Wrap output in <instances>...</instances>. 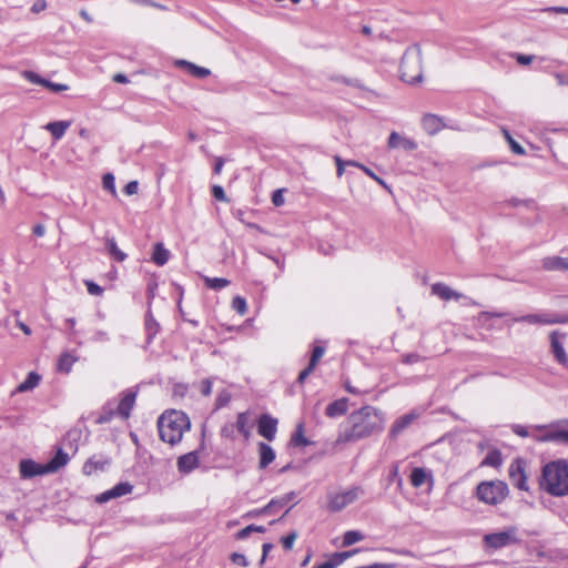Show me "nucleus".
<instances>
[{
    "instance_id": "2eb2a0df",
    "label": "nucleus",
    "mask_w": 568,
    "mask_h": 568,
    "mask_svg": "<svg viewBox=\"0 0 568 568\" xmlns=\"http://www.w3.org/2000/svg\"><path fill=\"white\" fill-rule=\"evenodd\" d=\"M20 476L23 479L32 478L39 475L48 474L45 465L36 463L32 459H23L20 462Z\"/></svg>"
},
{
    "instance_id": "423d86ee",
    "label": "nucleus",
    "mask_w": 568,
    "mask_h": 568,
    "mask_svg": "<svg viewBox=\"0 0 568 568\" xmlns=\"http://www.w3.org/2000/svg\"><path fill=\"white\" fill-rule=\"evenodd\" d=\"M363 495L364 490L362 487L358 486L352 487L346 491L335 494L329 498L328 509L331 511H341L342 509L357 500Z\"/></svg>"
},
{
    "instance_id": "473e14b6",
    "label": "nucleus",
    "mask_w": 568,
    "mask_h": 568,
    "mask_svg": "<svg viewBox=\"0 0 568 568\" xmlns=\"http://www.w3.org/2000/svg\"><path fill=\"white\" fill-rule=\"evenodd\" d=\"M40 378L41 377L38 373L30 372L28 374L27 378L24 379V382H22L18 386L17 390L20 393H24V392H29V390L33 389L34 387L38 386Z\"/></svg>"
},
{
    "instance_id": "49530a36",
    "label": "nucleus",
    "mask_w": 568,
    "mask_h": 568,
    "mask_svg": "<svg viewBox=\"0 0 568 568\" xmlns=\"http://www.w3.org/2000/svg\"><path fill=\"white\" fill-rule=\"evenodd\" d=\"M102 184L105 190L110 191L113 195H116L114 176L112 173H106L103 175Z\"/></svg>"
},
{
    "instance_id": "bb28decb",
    "label": "nucleus",
    "mask_w": 568,
    "mask_h": 568,
    "mask_svg": "<svg viewBox=\"0 0 568 568\" xmlns=\"http://www.w3.org/2000/svg\"><path fill=\"white\" fill-rule=\"evenodd\" d=\"M422 123H423L424 130L430 135L436 134L444 128L442 119L434 114L425 115L423 118Z\"/></svg>"
},
{
    "instance_id": "052dcab7",
    "label": "nucleus",
    "mask_w": 568,
    "mask_h": 568,
    "mask_svg": "<svg viewBox=\"0 0 568 568\" xmlns=\"http://www.w3.org/2000/svg\"><path fill=\"white\" fill-rule=\"evenodd\" d=\"M253 529H254L253 525H248L245 528L239 530L236 532V539H245V538H247L252 532H254Z\"/></svg>"
},
{
    "instance_id": "5fc2aeb1",
    "label": "nucleus",
    "mask_w": 568,
    "mask_h": 568,
    "mask_svg": "<svg viewBox=\"0 0 568 568\" xmlns=\"http://www.w3.org/2000/svg\"><path fill=\"white\" fill-rule=\"evenodd\" d=\"M85 285H87V290H88L89 294H91V295L98 296V295H101L103 292L102 287L94 282L87 281Z\"/></svg>"
},
{
    "instance_id": "412c9836",
    "label": "nucleus",
    "mask_w": 568,
    "mask_h": 568,
    "mask_svg": "<svg viewBox=\"0 0 568 568\" xmlns=\"http://www.w3.org/2000/svg\"><path fill=\"white\" fill-rule=\"evenodd\" d=\"M296 497V494L294 491H291L288 494H285L284 496L280 498H273L270 500L267 505H265L263 508L258 509V514H272L276 508L284 507L288 503L293 501Z\"/></svg>"
},
{
    "instance_id": "3c124183",
    "label": "nucleus",
    "mask_w": 568,
    "mask_h": 568,
    "mask_svg": "<svg viewBox=\"0 0 568 568\" xmlns=\"http://www.w3.org/2000/svg\"><path fill=\"white\" fill-rule=\"evenodd\" d=\"M230 559L235 565H239V566H242V567H247L248 566V561H247L246 557L243 554L233 552L231 555Z\"/></svg>"
},
{
    "instance_id": "5701e85b",
    "label": "nucleus",
    "mask_w": 568,
    "mask_h": 568,
    "mask_svg": "<svg viewBox=\"0 0 568 568\" xmlns=\"http://www.w3.org/2000/svg\"><path fill=\"white\" fill-rule=\"evenodd\" d=\"M347 409L348 399L344 397L328 404L325 409V415L329 418H335L345 415L347 413Z\"/></svg>"
},
{
    "instance_id": "c03bdc74",
    "label": "nucleus",
    "mask_w": 568,
    "mask_h": 568,
    "mask_svg": "<svg viewBox=\"0 0 568 568\" xmlns=\"http://www.w3.org/2000/svg\"><path fill=\"white\" fill-rule=\"evenodd\" d=\"M232 307L240 315H244L247 311V304L245 298L241 296H235L232 301Z\"/></svg>"
},
{
    "instance_id": "ddd939ff",
    "label": "nucleus",
    "mask_w": 568,
    "mask_h": 568,
    "mask_svg": "<svg viewBox=\"0 0 568 568\" xmlns=\"http://www.w3.org/2000/svg\"><path fill=\"white\" fill-rule=\"evenodd\" d=\"M276 430L277 419L268 414H263L257 422V433L271 442L275 438Z\"/></svg>"
},
{
    "instance_id": "6e6552de",
    "label": "nucleus",
    "mask_w": 568,
    "mask_h": 568,
    "mask_svg": "<svg viewBox=\"0 0 568 568\" xmlns=\"http://www.w3.org/2000/svg\"><path fill=\"white\" fill-rule=\"evenodd\" d=\"M515 322H524L528 324L538 325L565 324L568 323V316L548 313L528 314L520 317H516Z\"/></svg>"
},
{
    "instance_id": "0eeeda50",
    "label": "nucleus",
    "mask_w": 568,
    "mask_h": 568,
    "mask_svg": "<svg viewBox=\"0 0 568 568\" xmlns=\"http://www.w3.org/2000/svg\"><path fill=\"white\" fill-rule=\"evenodd\" d=\"M517 529L515 527L508 528L505 531H498L493 534H487L484 537V541L487 547L493 549L504 548L511 544L518 542V538L516 536Z\"/></svg>"
},
{
    "instance_id": "ea45409f",
    "label": "nucleus",
    "mask_w": 568,
    "mask_h": 568,
    "mask_svg": "<svg viewBox=\"0 0 568 568\" xmlns=\"http://www.w3.org/2000/svg\"><path fill=\"white\" fill-rule=\"evenodd\" d=\"M364 539V535L361 531L357 530H349L344 534L343 537V546L348 547L357 541H361Z\"/></svg>"
},
{
    "instance_id": "c85d7f7f",
    "label": "nucleus",
    "mask_w": 568,
    "mask_h": 568,
    "mask_svg": "<svg viewBox=\"0 0 568 568\" xmlns=\"http://www.w3.org/2000/svg\"><path fill=\"white\" fill-rule=\"evenodd\" d=\"M69 126H70L69 121H54V122H49L45 125V130H48L52 134L54 140H60L64 135V133Z\"/></svg>"
},
{
    "instance_id": "774afa93",
    "label": "nucleus",
    "mask_w": 568,
    "mask_h": 568,
    "mask_svg": "<svg viewBox=\"0 0 568 568\" xmlns=\"http://www.w3.org/2000/svg\"><path fill=\"white\" fill-rule=\"evenodd\" d=\"M396 564H379V562H376V564H372V565H367V566H359V567H356V568H396Z\"/></svg>"
},
{
    "instance_id": "f704fd0d",
    "label": "nucleus",
    "mask_w": 568,
    "mask_h": 568,
    "mask_svg": "<svg viewBox=\"0 0 568 568\" xmlns=\"http://www.w3.org/2000/svg\"><path fill=\"white\" fill-rule=\"evenodd\" d=\"M428 477L427 471L424 468L416 467L410 474V484L418 488L423 486Z\"/></svg>"
},
{
    "instance_id": "aec40b11",
    "label": "nucleus",
    "mask_w": 568,
    "mask_h": 568,
    "mask_svg": "<svg viewBox=\"0 0 568 568\" xmlns=\"http://www.w3.org/2000/svg\"><path fill=\"white\" fill-rule=\"evenodd\" d=\"M388 148L390 149H404L405 151H414L417 149V143L406 136H402L397 132H392L388 138Z\"/></svg>"
},
{
    "instance_id": "13d9d810",
    "label": "nucleus",
    "mask_w": 568,
    "mask_h": 568,
    "mask_svg": "<svg viewBox=\"0 0 568 568\" xmlns=\"http://www.w3.org/2000/svg\"><path fill=\"white\" fill-rule=\"evenodd\" d=\"M47 9L45 0H36L31 7V12L40 13Z\"/></svg>"
},
{
    "instance_id": "de8ad7c7",
    "label": "nucleus",
    "mask_w": 568,
    "mask_h": 568,
    "mask_svg": "<svg viewBox=\"0 0 568 568\" xmlns=\"http://www.w3.org/2000/svg\"><path fill=\"white\" fill-rule=\"evenodd\" d=\"M235 432H236V427H235L234 423H226L221 428V436L233 440V439H235Z\"/></svg>"
},
{
    "instance_id": "4c0bfd02",
    "label": "nucleus",
    "mask_w": 568,
    "mask_h": 568,
    "mask_svg": "<svg viewBox=\"0 0 568 568\" xmlns=\"http://www.w3.org/2000/svg\"><path fill=\"white\" fill-rule=\"evenodd\" d=\"M160 329L159 323L152 317L151 314L146 315L145 318V331L148 334L146 341L151 343L152 338L158 334Z\"/></svg>"
},
{
    "instance_id": "72a5a7b5",
    "label": "nucleus",
    "mask_w": 568,
    "mask_h": 568,
    "mask_svg": "<svg viewBox=\"0 0 568 568\" xmlns=\"http://www.w3.org/2000/svg\"><path fill=\"white\" fill-rule=\"evenodd\" d=\"M203 281L207 288L220 291L230 285V281L223 277H209L203 276Z\"/></svg>"
},
{
    "instance_id": "dca6fc26",
    "label": "nucleus",
    "mask_w": 568,
    "mask_h": 568,
    "mask_svg": "<svg viewBox=\"0 0 568 568\" xmlns=\"http://www.w3.org/2000/svg\"><path fill=\"white\" fill-rule=\"evenodd\" d=\"M111 464V459L104 455H93L83 465V474L92 475L97 470H105Z\"/></svg>"
},
{
    "instance_id": "9b49d317",
    "label": "nucleus",
    "mask_w": 568,
    "mask_h": 568,
    "mask_svg": "<svg viewBox=\"0 0 568 568\" xmlns=\"http://www.w3.org/2000/svg\"><path fill=\"white\" fill-rule=\"evenodd\" d=\"M566 333L554 331L550 333V347L556 361L568 368V356L565 352L562 342L566 339Z\"/></svg>"
},
{
    "instance_id": "f8f14e48",
    "label": "nucleus",
    "mask_w": 568,
    "mask_h": 568,
    "mask_svg": "<svg viewBox=\"0 0 568 568\" xmlns=\"http://www.w3.org/2000/svg\"><path fill=\"white\" fill-rule=\"evenodd\" d=\"M133 490V486L128 483H119L114 487L109 490L103 491L102 494L95 497V501L98 504H104L110 501L111 499L120 498L122 496L131 494Z\"/></svg>"
},
{
    "instance_id": "338daca9",
    "label": "nucleus",
    "mask_w": 568,
    "mask_h": 568,
    "mask_svg": "<svg viewBox=\"0 0 568 568\" xmlns=\"http://www.w3.org/2000/svg\"><path fill=\"white\" fill-rule=\"evenodd\" d=\"M419 361H420V356L415 353L407 354L403 357V363H405V364H415Z\"/></svg>"
},
{
    "instance_id": "680f3d73",
    "label": "nucleus",
    "mask_w": 568,
    "mask_h": 568,
    "mask_svg": "<svg viewBox=\"0 0 568 568\" xmlns=\"http://www.w3.org/2000/svg\"><path fill=\"white\" fill-rule=\"evenodd\" d=\"M272 203L275 205V206H281L284 204V197H283V194H282V191L281 190H276L273 192V195H272Z\"/></svg>"
},
{
    "instance_id": "4be33fe9",
    "label": "nucleus",
    "mask_w": 568,
    "mask_h": 568,
    "mask_svg": "<svg viewBox=\"0 0 568 568\" xmlns=\"http://www.w3.org/2000/svg\"><path fill=\"white\" fill-rule=\"evenodd\" d=\"M432 293L434 295H437L439 298L444 301L449 300H460L463 297V294L454 291L448 285L444 283H435L432 285Z\"/></svg>"
},
{
    "instance_id": "37998d69",
    "label": "nucleus",
    "mask_w": 568,
    "mask_h": 568,
    "mask_svg": "<svg viewBox=\"0 0 568 568\" xmlns=\"http://www.w3.org/2000/svg\"><path fill=\"white\" fill-rule=\"evenodd\" d=\"M357 552H359L358 548L347 550V551H342V552H335L332 555L331 560L333 561L334 566L337 567L341 564H343L346 559H348L349 557H352L353 555H355Z\"/></svg>"
},
{
    "instance_id": "e433bc0d",
    "label": "nucleus",
    "mask_w": 568,
    "mask_h": 568,
    "mask_svg": "<svg viewBox=\"0 0 568 568\" xmlns=\"http://www.w3.org/2000/svg\"><path fill=\"white\" fill-rule=\"evenodd\" d=\"M291 444L293 446L305 447L311 444V442L304 436V426L303 424H298L295 434L291 438Z\"/></svg>"
},
{
    "instance_id": "58836bf2",
    "label": "nucleus",
    "mask_w": 568,
    "mask_h": 568,
    "mask_svg": "<svg viewBox=\"0 0 568 568\" xmlns=\"http://www.w3.org/2000/svg\"><path fill=\"white\" fill-rule=\"evenodd\" d=\"M75 358L68 353H64L60 356L58 361V369L63 373H69L72 368Z\"/></svg>"
},
{
    "instance_id": "6e6d98bb",
    "label": "nucleus",
    "mask_w": 568,
    "mask_h": 568,
    "mask_svg": "<svg viewBox=\"0 0 568 568\" xmlns=\"http://www.w3.org/2000/svg\"><path fill=\"white\" fill-rule=\"evenodd\" d=\"M139 190V183L138 181H130L123 189V192L126 195H133L136 194Z\"/></svg>"
},
{
    "instance_id": "2f4dec72",
    "label": "nucleus",
    "mask_w": 568,
    "mask_h": 568,
    "mask_svg": "<svg viewBox=\"0 0 568 568\" xmlns=\"http://www.w3.org/2000/svg\"><path fill=\"white\" fill-rule=\"evenodd\" d=\"M105 247L109 252V254L118 262H123L126 258V254L122 252L115 242L114 237H106L105 239Z\"/></svg>"
},
{
    "instance_id": "4468645a",
    "label": "nucleus",
    "mask_w": 568,
    "mask_h": 568,
    "mask_svg": "<svg viewBox=\"0 0 568 568\" xmlns=\"http://www.w3.org/2000/svg\"><path fill=\"white\" fill-rule=\"evenodd\" d=\"M135 399H136L135 390L128 389L126 392H124L122 398L120 399V402L118 403V405L115 407L116 414L122 419H128L130 417L131 410L135 405Z\"/></svg>"
},
{
    "instance_id": "603ef678",
    "label": "nucleus",
    "mask_w": 568,
    "mask_h": 568,
    "mask_svg": "<svg viewBox=\"0 0 568 568\" xmlns=\"http://www.w3.org/2000/svg\"><path fill=\"white\" fill-rule=\"evenodd\" d=\"M43 87L50 89L53 92H62V91H65L69 89V87L67 84L54 83L47 79L44 81Z\"/></svg>"
},
{
    "instance_id": "8fccbe9b",
    "label": "nucleus",
    "mask_w": 568,
    "mask_h": 568,
    "mask_svg": "<svg viewBox=\"0 0 568 568\" xmlns=\"http://www.w3.org/2000/svg\"><path fill=\"white\" fill-rule=\"evenodd\" d=\"M296 538H297L296 531L290 532L287 536L282 538L283 547L286 550H291L293 548V545H294V541L296 540Z\"/></svg>"
},
{
    "instance_id": "f3484780",
    "label": "nucleus",
    "mask_w": 568,
    "mask_h": 568,
    "mask_svg": "<svg viewBox=\"0 0 568 568\" xmlns=\"http://www.w3.org/2000/svg\"><path fill=\"white\" fill-rule=\"evenodd\" d=\"M200 463L199 453L196 450L184 454L178 458V470L182 474H189L197 468Z\"/></svg>"
},
{
    "instance_id": "39448f33",
    "label": "nucleus",
    "mask_w": 568,
    "mask_h": 568,
    "mask_svg": "<svg viewBox=\"0 0 568 568\" xmlns=\"http://www.w3.org/2000/svg\"><path fill=\"white\" fill-rule=\"evenodd\" d=\"M509 490L501 480L481 481L476 487V497L487 505H498L505 500Z\"/></svg>"
},
{
    "instance_id": "a878e982",
    "label": "nucleus",
    "mask_w": 568,
    "mask_h": 568,
    "mask_svg": "<svg viewBox=\"0 0 568 568\" xmlns=\"http://www.w3.org/2000/svg\"><path fill=\"white\" fill-rule=\"evenodd\" d=\"M258 454H260L258 467L261 469L266 468L275 459V452L268 444L260 443L258 444Z\"/></svg>"
},
{
    "instance_id": "69168bd1",
    "label": "nucleus",
    "mask_w": 568,
    "mask_h": 568,
    "mask_svg": "<svg viewBox=\"0 0 568 568\" xmlns=\"http://www.w3.org/2000/svg\"><path fill=\"white\" fill-rule=\"evenodd\" d=\"M516 60L519 64L527 65L530 64L534 60V55L520 54L516 55Z\"/></svg>"
},
{
    "instance_id": "cd10ccee",
    "label": "nucleus",
    "mask_w": 568,
    "mask_h": 568,
    "mask_svg": "<svg viewBox=\"0 0 568 568\" xmlns=\"http://www.w3.org/2000/svg\"><path fill=\"white\" fill-rule=\"evenodd\" d=\"M68 462V454L64 453L62 449H59L54 457L49 463L45 464L48 474L57 471L59 468L65 466Z\"/></svg>"
},
{
    "instance_id": "393cba45",
    "label": "nucleus",
    "mask_w": 568,
    "mask_h": 568,
    "mask_svg": "<svg viewBox=\"0 0 568 568\" xmlns=\"http://www.w3.org/2000/svg\"><path fill=\"white\" fill-rule=\"evenodd\" d=\"M547 271H568V258L560 256H548L541 262Z\"/></svg>"
},
{
    "instance_id": "20e7f679",
    "label": "nucleus",
    "mask_w": 568,
    "mask_h": 568,
    "mask_svg": "<svg viewBox=\"0 0 568 568\" xmlns=\"http://www.w3.org/2000/svg\"><path fill=\"white\" fill-rule=\"evenodd\" d=\"M400 78L410 84L422 81V49L419 44L415 43L406 49L400 63Z\"/></svg>"
},
{
    "instance_id": "4d7b16f0",
    "label": "nucleus",
    "mask_w": 568,
    "mask_h": 568,
    "mask_svg": "<svg viewBox=\"0 0 568 568\" xmlns=\"http://www.w3.org/2000/svg\"><path fill=\"white\" fill-rule=\"evenodd\" d=\"M334 161L336 163V174L338 178H341L343 174H344V171H345V161L339 156V155H335L334 156Z\"/></svg>"
},
{
    "instance_id": "9d476101",
    "label": "nucleus",
    "mask_w": 568,
    "mask_h": 568,
    "mask_svg": "<svg viewBox=\"0 0 568 568\" xmlns=\"http://www.w3.org/2000/svg\"><path fill=\"white\" fill-rule=\"evenodd\" d=\"M562 424H560V422L556 425H551L549 427L547 426H541L539 427L540 429H544L545 433L538 437H536V439L538 442H544V443H547V442H552V443H560V444H568V429H562V428H559V426H561Z\"/></svg>"
},
{
    "instance_id": "b1692460",
    "label": "nucleus",
    "mask_w": 568,
    "mask_h": 568,
    "mask_svg": "<svg viewBox=\"0 0 568 568\" xmlns=\"http://www.w3.org/2000/svg\"><path fill=\"white\" fill-rule=\"evenodd\" d=\"M175 64L180 68H183L186 70L190 74H192L195 78L203 79L211 74L210 69L204 67H199L190 61L186 60H178Z\"/></svg>"
},
{
    "instance_id": "7c9ffc66",
    "label": "nucleus",
    "mask_w": 568,
    "mask_h": 568,
    "mask_svg": "<svg viewBox=\"0 0 568 568\" xmlns=\"http://www.w3.org/2000/svg\"><path fill=\"white\" fill-rule=\"evenodd\" d=\"M234 425L236 427V430L240 434H242L245 439L250 438L251 427H250L248 415L246 412L237 414L236 423Z\"/></svg>"
},
{
    "instance_id": "79ce46f5",
    "label": "nucleus",
    "mask_w": 568,
    "mask_h": 568,
    "mask_svg": "<svg viewBox=\"0 0 568 568\" xmlns=\"http://www.w3.org/2000/svg\"><path fill=\"white\" fill-rule=\"evenodd\" d=\"M357 552H359L358 548L347 550V551H342V552H335L332 555L331 560L333 561L334 566L337 567L341 564H343L346 559H348L349 557H352L353 555H355Z\"/></svg>"
},
{
    "instance_id": "e2e57ef3",
    "label": "nucleus",
    "mask_w": 568,
    "mask_h": 568,
    "mask_svg": "<svg viewBox=\"0 0 568 568\" xmlns=\"http://www.w3.org/2000/svg\"><path fill=\"white\" fill-rule=\"evenodd\" d=\"M92 341L101 343V342H108L110 341V336L104 331H97L92 337Z\"/></svg>"
},
{
    "instance_id": "a18cd8bd",
    "label": "nucleus",
    "mask_w": 568,
    "mask_h": 568,
    "mask_svg": "<svg viewBox=\"0 0 568 568\" xmlns=\"http://www.w3.org/2000/svg\"><path fill=\"white\" fill-rule=\"evenodd\" d=\"M22 77L28 80L29 82L33 83V84H38V85H42L44 84V81L45 79L40 77L38 73L33 72V71H30V70H26L22 72Z\"/></svg>"
},
{
    "instance_id": "7ed1b4c3",
    "label": "nucleus",
    "mask_w": 568,
    "mask_h": 568,
    "mask_svg": "<svg viewBox=\"0 0 568 568\" xmlns=\"http://www.w3.org/2000/svg\"><path fill=\"white\" fill-rule=\"evenodd\" d=\"M190 427L189 416L180 410L165 412L158 419L160 438L171 446L180 443L184 432L189 430Z\"/></svg>"
},
{
    "instance_id": "f03ea898",
    "label": "nucleus",
    "mask_w": 568,
    "mask_h": 568,
    "mask_svg": "<svg viewBox=\"0 0 568 568\" xmlns=\"http://www.w3.org/2000/svg\"><path fill=\"white\" fill-rule=\"evenodd\" d=\"M539 486L551 496H568V462L558 459L547 463L542 467Z\"/></svg>"
},
{
    "instance_id": "0e129e2a",
    "label": "nucleus",
    "mask_w": 568,
    "mask_h": 568,
    "mask_svg": "<svg viewBox=\"0 0 568 568\" xmlns=\"http://www.w3.org/2000/svg\"><path fill=\"white\" fill-rule=\"evenodd\" d=\"M362 170L369 176L372 178L373 180H375L378 184L383 185L384 187H386V183L383 179H381L379 176H377L371 169H368L367 166H362Z\"/></svg>"
},
{
    "instance_id": "c756f323",
    "label": "nucleus",
    "mask_w": 568,
    "mask_h": 568,
    "mask_svg": "<svg viewBox=\"0 0 568 568\" xmlns=\"http://www.w3.org/2000/svg\"><path fill=\"white\" fill-rule=\"evenodd\" d=\"M170 257V251L162 243H156L152 253V262L159 266L166 264Z\"/></svg>"
},
{
    "instance_id": "864d4df0",
    "label": "nucleus",
    "mask_w": 568,
    "mask_h": 568,
    "mask_svg": "<svg viewBox=\"0 0 568 568\" xmlns=\"http://www.w3.org/2000/svg\"><path fill=\"white\" fill-rule=\"evenodd\" d=\"M212 195L214 196V199H216L217 201H223V202H226L227 201V197L225 195V192L223 190L222 186L220 185H213L212 186Z\"/></svg>"
},
{
    "instance_id": "bf43d9fd",
    "label": "nucleus",
    "mask_w": 568,
    "mask_h": 568,
    "mask_svg": "<svg viewBox=\"0 0 568 568\" xmlns=\"http://www.w3.org/2000/svg\"><path fill=\"white\" fill-rule=\"evenodd\" d=\"M201 393L204 396H209L212 393V382L209 378L201 382Z\"/></svg>"
},
{
    "instance_id": "1a4fd4ad",
    "label": "nucleus",
    "mask_w": 568,
    "mask_h": 568,
    "mask_svg": "<svg viewBox=\"0 0 568 568\" xmlns=\"http://www.w3.org/2000/svg\"><path fill=\"white\" fill-rule=\"evenodd\" d=\"M509 477L515 487L520 490H528L526 462L521 458L514 460L509 467Z\"/></svg>"
},
{
    "instance_id": "09e8293b",
    "label": "nucleus",
    "mask_w": 568,
    "mask_h": 568,
    "mask_svg": "<svg viewBox=\"0 0 568 568\" xmlns=\"http://www.w3.org/2000/svg\"><path fill=\"white\" fill-rule=\"evenodd\" d=\"M505 135L508 140V143H509V146L511 149V151L516 154H519V155H523L525 154V149L517 142L515 141L507 131H505Z\"/></svg>"
},
{
    "instance_id": "6ab92c4d",
    "label": "nucleus",
    "mask_w": 568,
    "mask_h": 568,
    "mask_svg": "<svg viewBox=\"0 0 568 568\" xmlns=\"http://www.w3.org/2000/svg\"><path fill=\"white\" fill-rule=\"evenodd\" d=\"M417 417L418 415L413 412L398 417L390 427L389 436L397 437L407 427H409L417 419Z\"/></svg>"
},
{
    "instance_id": "c9c22d12",
    "label": "nucleus",
    "mask_w": 568,
    "mask_h": 568,
    "mask_svg": "<svg viewBox=\"0 0 568 568\" xmlns=\"http://www.w3.org/2000/svg\"><path fill=\"white\" fill-rule=\"evenodd\" d=\"M118 415L116 414V409L115 407L111 404V403H108L103 408H102V412L101 414L98 416L97 418V424H106L109 423L110 420H112V418Z\"/></svg>"
},
{
    "instance_id": "a211bd4d",
    "label": "nucleus",
    "mask_w": 568,
    "mask_h": 568,
    "mask_svg": "<svg viewBox=\"0 0 568 568\" xmlns=\"http://www.w3.org/2000/svg\"><path fill=\"white\" fill-rule=\"evenodd\" d=\"M325 349L322 346H315L313 348L308 365L298 374L297 382L300 384H303L306 381V378L313 373L317 363L323 357Z\"/></svg>"
},
{
    "instance_id": "f257e3e1",
    "label": "nucleus",
    "mask_w": 568,
    "mask_h": 568,
    "mask_svg": "<svg viewBox=\"0 0 568 568\" xmlns=\"http://www.w3.org/2000/svg\"><path fill=\"white\" fill-rule=\"evenodd\" d=\"M384 428V418L379 410L373 406H363L351 413L341 426L336 444L355 443L367 438Z\"/></svg>"
},
{
    "instance_id": "a19ab883",
    "label": "nucleus",
    "mask_w": 568,
    "mask_h": 568,
    "mask_svg": "<svg viewBox=\"0 0 568 568\" xmlns=\"http://www.w3.org/2000/svg\"><path fill=\"white\" fill-rule=\"evenodd\" d=\"M501 464V454L498 450L489 452L484 458L481 465L498 467Z\"/></svg>"
}]
</instances>
